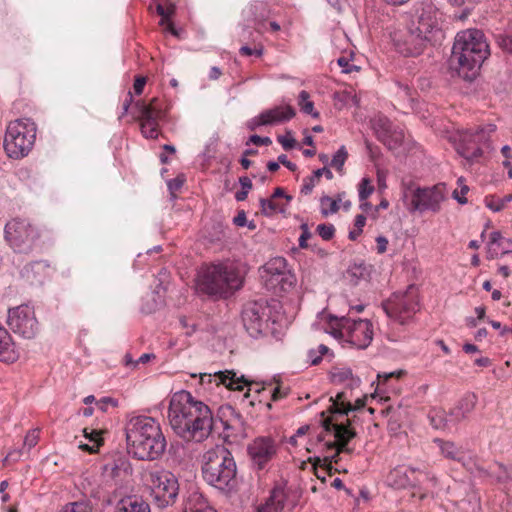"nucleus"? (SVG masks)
<instances>
[{
	"label": "nucleus",
	"mask_w": 512,
	"mask_h": 512,
	"mask_svg": "<svg viewBox=\"0 0 512 512\" xmlns=\"http://www.w3.org/2000/svg\"><path fill=\"white\" fill-rule=\"evenodd\" d=\"M59 512H93L88 501H75L64 505Z\"/></svg>",
	"instance_id": "obj_40"
},
{
	"label": "nucleus",
	"mask_w": 512,
	"mask_h": 512,
	"mask_svg": "<svg viewBox=\"0 0 512 512\" xmlns=\"http://www.w3.org/2000/svg\"><path fill=\"white\" fill-rule=\"evenodd\" d=\"M260 206H261V212L265 216H272L273 214L279 212V213H285L286 209L284 206H280L277 202L274 201V198L260 199Z\"/></svg>",
	"instance_id": "obj_38"
},
{
	"label": "nucleus",
	"mask_w": 512,
	"mask_h": 512,
	"mask_svg": "<svg viewBox=\"0 0 512 512\" xmlns=\"http://www.w3.org/2000/svg\"><path fill=\"white\" fill-rule=\"evenodd\" d=\"M109 404L116 407L118 405V401L112 397H103L99 402H97V405L102 412H106Z\"/></svg>",
	"instance_id": "obj_59"
},
{
	"label": "nucleus",
	"mask_w": 512,
	"mask_h": 512,
	"mask_svg": "<svg viewBox=\"0 0 512 512\" xmlns=\"http://www.w3.org/2000/svg\"><path fill=\"white\" fill-rule=\"evenodd\" d=\"M200 381L202 384L211 383L214 381L217 386L224 385L230 390H242L244 386H248V391L251 390L253 382L248 381L243 375L240 377L233 370L217 371L211 373H201Z\"/></svg>",
	"instance_id": "obj_19"
},
{
	"label": "nucleus",
	"mask_w": 512,
	"mask_h": 512,
	"mask_svg": "<svg viewBox=\"0 0 512 512\" xmlns=\"http://www.w3.org/2000/svg\"><path fill=\"white\" fill-rule=\"evenodd\" d=\"M201 471L205 482L221 491L230 492L237 485V465L224 445H216L203 454Z\"/></svg>",
	"instance_id": "obj_5"
},
{
	"label": "nucleus",
	"mask_w": 512,
	"mask_h": 512,
	"mask_svg": "<svg viewBox=\"0 0 512 512\" xmlns=\"http://www.w3.org/2000/svg\"><path fill=\"white\" fill-rule=\"evenodd\" d=\"M331 380L333 383L342 384L349 381L347 384L350 388L358 387L360 385V379L354 377L350 368H335L331 372Z\"/></svg>",
	"instance_id": "obj_34"
},
{
	"label": "nucleus",
	"mask_w": 512,
	"mask_h": 512,
	"mask_svg": "<svg viewBox=\"0 0 512 512\" xmlns=\"http://www.w3.org/2000/svg\"><path fill=\"white\" fill-rule=\"evenodd\" d=\"M321 204L324 205L325 203H329L330 205V208L329 210L328 209H325V208H322L321 212L324 216H327L329 213H336L338 210H339V205L337 203L336 200H333L331 197L329 196H323L321 199Z\"/></svg>",
	"instance_id": "obj_52"
},
{
	"label": "nucleus",
	"mask_w": 512,
	"mask_h": 512,
	"mask_svg": "<svg viewBox=\"0 0 512 512\" xmlns=\"http://www.w3.org/2000/svg\"><path fill=\"white\" fill-rule=\"evenodd\" d=\"M288 499V493L283 485H276L265 503L258 507L264 512H282Z\"/></svg>",
	"instance_id": "obj_23"
},
{
	"label": "nucleus",
	"mask_w": 512,
	"mask_h": 512,
	"mask_svg": "<svg viewBox=\"0 0 512 512\" xmlns=\"http://www.w3.org/2000/svg\"><path fill=\"white\" fill-rule=\"evenodd\" d=\"M371 270L372 266L367 265L364 261L354 262L347 268L344 277L349 281L350 284L358 285L361 281L369 280Z\"/></svg>",
	"instance_id": "obj_30"
},
{
	"label": "nucleus",
	"mask_w": 512,
	"mask_h": 512,
	"mask_svg": "<svg viewBox=\"0 0 512 512\" xmlns=\"http://www.w3.org/2000/svg\"><path fill=\"white\" fill-rule=\"evenodd\" d=\"M242 322L248 334L257 338L264 332L271 317V306L266 299L247 302L242 309Z\"/></svg>",
	"instance_id": "obj_14"
},
{
	"label": "nucleus",
	"mask_w": 512,
	"mask_h": 512,
	"mask_svg": "<svg viewBox=\"0 0 512 512\" xmlns=\"http://www.w3.org/2000/svg\"><path fill=\"white\" fill-rule=\"evenodd\" d=\"M325 176L328 180L333 179V173L332 171L327 168H319L315 171H313L311 176H308L303 179V185L301 187V193L304 195H309L312 191L315 185L320 181L321 176Z\"/></svg>",
	"instance_id": "obj_32"
},
{
	"label": "nucleus",
	"mask_w": 512,
	"mask_h": 512,
	"mask_svg": "<svg viewBox=\"0 0 512 512\" xmlns=\"http://www.w3.org/2000/svg\"><path fill=\"white\" fill-rule=\"evenodd\" d=\"M434 442L438 445L441 454L450 460L461 461L464 458L463 452L454 442L436 438Z\"/></svg>",
	"instance_id": "obj_33"
},
{
	"label": "nucleus",
	"mask_w": 512,
	"mask_h": 512,
	"mask_svg": "<svg viewBox=\"0 0 512 512\" xmlns=\"http://www.w3.org/2000/svg\"><path fill=\"white\" fill-rule=\"evenodd\" d=\"M125 436L127 451L137 460H157L166 450L167 442L161 426L150 416H130L125 424Z\"/></svg>",
	"instance_id": "obj_2"
},
{
	"label": "nucleus",
	"mask_w": 512,
	"mask_h": 512,
	"mask_svg": "<svg viewBox=\"0 0 512 512\" xmlns=\"http://www.w3.org/2000/svg\"><path fill=\"white\" fill-rule=\"evenodd\" d=\"M389 486L395 489H405L412 487L411 483V466H397L390 470L386 477Z\"/></svg>",
	"instance_id": "obj_25"
},
{
	"label": "nucleus",
	"mask_w": 512,
	"mask_h": 512,
	"mask_svg": "<svg viewBox=\"0 0 512 512\" xmlns=\"http://www.w3.org/2000/svg\"><path fill=\"white\" fill-rule=\"evenodd\" d=\"M145 84H146L145 77H141V76L136 77L134 84H133V89H134L135 94H137V95L142 94Z\"/></svg>",
	"instance_id": "obj_61"
},
{
	"label": "nucleus",
	"mask_w": 512,
	"mask_h": 512,
	"mask_svg": "<svg viewBox=\"0 0 512 512\" xmlns=\"http://www.w3.org/2000/svg\"><path fill=\"white\" fill-rule=\"evenodd\" d=\"M18 358L16 345L10 333L0 324V360L14 362Z\"/></svg>",
	"instance_id": "obj_28"
},
{
	"label": "nucleus",
	"mask_w": 512,
	"mask_h": 512,
	"mask_svg": "<svg viewBox=\"0 0 512 512\" xmlns=\"http://www.w3.org/2000/svg\"><path fill=\"white\" fill-rule=\"evenodd\" d=\"M243 278L232 266L216 264L205 267L198 280L201 292L210 296L228 297L240 289Z\"/></svg>",
	"instance_id": "obj_6"
},
{
	"label": "nucleus",
	"mask_w": 512,
	"mask_h": 512,
	"mask_svg": "<svg viewBox=\"0 0 512 512\" xmlns=\"http://www.w3.org/2000/svg\"><path fill=\"white\" fill-rule=\"evenodd\" d=\"M504 238L500 231H493L490 233L489 241L487 244H497V246H502Z\"/></svg>",
	"instance_id": "obj_62"
},
{
	"label": "nucleus",
	"mask_w": 512,
	"mask_h": 512,
	"mask_svg": "<svg viewBox=\"0 0 512 512\" xmlns=\"http://www.w3.org/2000/svg\"><path fill=\"white\" fill-rule=\"evenodd\" d=\"M299 101L298 105L300 106V110L305 113L311 115L313 118L319 117V112L315 111L314 103L309 99L310 95L307 91L302 90L299 93Z\"/></svg>",
	"instance_id": "obj_37"
},
{
	"label": "nucleus",
	"mask_w": 512,
	"mask_h": 512,
	"mask_svg": "<svg viewBox=\"0 0 512 512\" xmlns=\"http://www.w3.org/2000/svg\"><path fill=\"white\" fill-rule=\"evenodd\" d=\"M250 143H253L254 145H265V146H268L272 143V140L269 138V137H262V136H259V135H251L249 137V140L246 142L247 145H249Z\"/></svg>",
	"instance_id": "obj_58"
},
{
	"label": "nucleus",
	"mask_w": 512,
	"mask_h": 512,
	"mask_svg": "<svg viewBox=\"0 0 512 512\" xmlns=\"http://www.w3.org/2000/svg\"><path fill=\"white\" fill-rule=\"evenodd\" d=\"M463 182H464V179L462 177H460L458 179V184L460 186L461 196L459 195L458 190H455L453 192V198L456 199L458 201V203H460V204L467 203V199L464 197V195L467 194L469 191V187L467 185H465Z\"/></svg>",
	"instance_id": "obj_51"
},
{
	"label": "nucleus",
	"mask_w": 512,
	"mask_h": 512,
	"mask_svg": "<svg viewBox=\"0 0 512 512\" xmlns=\"http://www.w3.org/2000/svg\"><path fill=\"white\" fill-rule=\"evenodd\" d=\"M150 495L158 508H167L176 503L179 495L177 477L165 469L149 472Z\"/></svg>",
	"instance_id": "obj_8"
},
{
	"label": "nucleus",
	"mask_w": 512,
	"mask_h": 512,
	"mask_svg": "<svg viewBox=\"0 0 512 512\" xmlns=\"http://www.w3.org/2000/svg\"><path fill=\"white\" fill-rule=\"evenodd\" d=\"M478 403V397L473 392L465 393L449 411L450 422L456 425L470 416Z\"/></svg>",
	"instance_id": "obj_21"
},
{
	"label": "nucleus",
	"mask_w": 512,
	"mask_h": 512,
	"mask_svg": "<svg viewBox=\"0 0 512 512\" xmlns=\"http://www.w3.org/2000/svg\"><path fill=\"white\" fill-rule=\"evenodd\" d=\"M277 140L286 151L293 149L296 145V140L292 137L290 131H288L285 135L278 136Z\"/></svg>",
	"instance_id": "obj_50"
},
{
	"label": "nucleus",
	"mask_w": 512,
	"mask_h": 512,
	"mask_svg": "<svg viewBox=\"0 0 512 512\" xmlns=\"http://www.w3.org/2000/svg\"><path fill=\"white\" fill-rule=\"evenodd\" d=\"M495 38L502 50L512 54V34H498Z\"/></svg>",
	"instance_id": "obj_47"
},
{
	"label": "nucleus",
	"mask_w": 512,
	"mask_h": 512,
	"mask_svg": "<svg viewBox=\"0 0 512 512\" xmlns=\"http://www.w3.org/2000/svg\"><path fill=\"white\" fill-rule=\"evenodd\" d=\"M359 200L365 201L373 192L374 186L371 184V180L369 178H362L359 184Z\"/></svg>",
	"instance_id": "obj_44"
},
{
	"label": "nucleus",
	"mask_w": 512,
	"mask_h": 512,
	"mask_svg": "<svg viewBox=\"0 0 512 512\" xmlns=\"http://www.w3.org/2000/svg\"><path fill=\"white\" fill-rule=\"evenodd\" d=\"M265 271L272 276H282L286 273L287 262L283 257H276L264 265Z\"/></svg>",
	"instance_id": "obj_36"
},
{
	"label": "nucleus",
	"mask_w": 512,
	"mask_h": 512,
	"mask_svg": "<svg viewBox=\"0 0 512 512\" xmlns=\"http://www.w3.org/2000/svg\"><path fill=\"white\" fill-rule=\"evenodd\" d=\"M338 326L339 334L358 349H366L373 340V325L367 319L342 317Z\"/></svg>",
	"instance_id": "obj_15"
},
{
	"label": "nucleus",
	"mask_w": 512,
	"mask_h": 512,
	"mask_svg": "<svg viewBox=\"0 0 512 512\" xmlns=\"http://www.w3.org/2000/svg\"><path fill=\"white\" fill-rule=\"evenodd\" d=\"M405 374L404 370H397L393 372H382L377 374L378 386L385 384L391 378L399 379Z\"/></svg>",
	"instance_id": "obj_48"
},
{
	"label": "nucleus",
	"mask_w": 512,
	"mask_h": 512,
	"mask_svg": "<svg viewBox=\"0 0 512 512\" xmlns=\"http://www.w3.org/2000/svg\"><path fill=\"white\" fill-rule=\"evenodd\" d=\"M173 431L185 440L202 441L213 429V415L208 405L186 390L173 394L168 410Z\"/></svg>",
	"instance_id": "obj_1"
},
{
	"label": "nucleus",
	"mask_w": 512,
	"mask_h": 512,
	"mask_svg": "<svg viewBox=\"0 0 512 512\" xmlns=\"http://www.w3.org/2000/svg\"><path fill=\"white\" fill-rule=\"evenodd\" d=\"M495 131L494 124L463 131L456 147L457 152L470 163L478 160L483 155L481 145L487 143Z\"/></svg>",
	"instance_id": "obj_10"
},
{
	"label": "nucleus",
	"mask_w": 512,
	"mask_h": 512,
	"mask_svg": "<svg viewBox=\"0 0 512 512\" xmlns=\"http://www.w3.org/2000/svg\"><path fill=\"white\" fill-rule=\"evenodd\" d=\"M37 127L30 118L11 121L5 132L3 146L10 158L20 159L28 155L34 146Z\"/></svg>",
	"instance_id": "obj_7"
},
{
	"label": "nucleus",
	"mask_w": 512,
	"mask_h": 512,
	"mask_svg": "<svg viewBox=\"0 0 512 512\" xmlns=\"http://www.w3.org/2000/svg\"><path fill=\"white\" fill-rule=\"evenodd\" d=\"M183 506L185 512H204L208 509H214L208 504L203 494L196 489L187 492L184 496Z\"/></svg>",
	"instance_id": "obj_29"
},
{
	"label": "nucleus",
	"mask_w": 512,
	"mask_h": 512,
	"mask_svg": "<svg viewBox=\"0 0 512 512\" xmlns=\"http://www.w3.org/2000/svg\"><path fill=\"white\" fill-rule=\"evenodd\" d=\"M365 147H366L368 154L372 160H375L381 154L380 148L378 146L373 145L368 140H365Z\"/></svg>",
	"instance_id": "obj_60"
},
{
	"label": "nucleus",
	"mask_w": 512,
	"mask_h": 512,
	"mask_svg": "<svg viewBox=\"0 0 512 512\" xmlns=\"http://www.w3.org/2000/svg\"><path fill=\"white\" fill-rule=\"evenodd\" d=\"M156 11L158 15L162 17L161 23H163L164 20L168 19L175 11L174 5H169L167 8H165L162 4H157Z\"/></svg>",
	"instance_id": "obj_56"
},
{
	"label": "nucleus",
	"mask_w": 512,
	"mask_h": 512,
	"mask_svg": "<svg viewBox=\"0 0 512 512\" xmlns=\"http://www.w3.org/2000/svg\"><path fill=\"white\" fill-rule=\"evenodd\" d=\"M39 237L38 228L27 219L13 218L4 228V238L16 253H30Z\"/></svg>",
	"instance_id": "obj_9"
},
{
	"label": "nucleus",
	"mask_w": 512,
	"mask_h": 512,
	"mask_svg": "<svg viewBox=\"0 0 512 512\" xmlns=\"http://www.w3.org/2000/svg\"><path fill=\"white\" fill-rule=\"evenodd\" d=\"M511 201H512V194L506 195L503 198H495L493 196H490V197H486V199H485L486 206L494 212H499V211L503 210L504 207L506 206V204Z\"/></svg>",
	"instance_id": "obj_39"
},
{
	"label": "nucleus",
	"mask_w": 512,
	"mask_h": 512,
	"mask_svg": "<svg viewBox=\"0 0 512 512\" xmlns=\"http://www.w3.org/2000/svg\"><path fill=\"white\" fill-rule=\"evenodd\" d=\"M239 53L242 56L255 55L256 57H261L263 55V47L260 46L259 48H251V47L245 45L239 49Z\"/></svg>",
	"instance_id": "obj_57"
},
{
	"label": "nucleus",
	"mask_w": 512,
	"mask_h": 512,
	"mask_svg": "<svg viewBox=\"0 0 512 512\" xmlns=\"http://www.w3.org/2000/svg\"><path fill=\"white\" fill-rule=\"evenodd\" d=\"M264 117L268 119V125L282 123L292 119L296 112L291 105L276 106L271 109L263 111Z\"/></svg>",
	"instance_id": "obj_31"
},
{
	"label": "nucleus",
	"mask_w": 512,
	"mask_h": 512,
	"mask_svg": "<svg viewBox=\"0 0 512 512\" xmlns=\"http://www.w3.org/2000/svg\"><path fill=\"white\" fill-rule=\"evenodd\" d=\"M377 139L389 150L398 149L404 140V132L401 129L393 128L387 119H380L375 128Z\"/></svg>",
	"instance_id": "obj_20"
},
{
	"label": "nucleus",
	"mask_w": 512,
	"mask_h": 512,
	"mask_svg": "<svg viewBox=\"0 0 512 512\" xmlns=\"http://www.w3.org/2000/svg\"><path fill=\"white\" fill-rule=\"evenodd\" d=\"M411 483L413 488H420L428 491L438 485V478L435 473L427 468L411 466Z\"/></svg>",
	"instance_id": "obj_22"
},
{
	"label": "nucleus",
	"mask_w": 512,
	"mask_h": 512,
	"mask_svg": "<svg viewBox=\"0 0 512 512\" xmlns=\"http://www.w3.org/2000/svg\"><path fill=\"white\" fill-rule=\"evenodd\" d=\"M7 325L15 334L24 339H33L40 331L35 310L27 304H21L8 310Z\"/></svg>",
	"instance_id": "obj_13"
},
{
	"label": "nucleus",
	"mask_w": 512,
	"mask_h": 512,
	"mask_svg": "<svg viewBox=\"0 0 512 512\" xmlns=\"http://www.w3.org/2000/svg\"><path fill=\"white\" fill-rule=\"evenodd\" d=\"M84 437L89 440V442L93 443L96 448H99L103 445L102 431L96 429L84 428L83 430Z\"/></svg>",
	"instance_id": "obj_42"
},
{
	"label": "nucleus",
	"mask_w": 512,
	"mask_h": 512,
	"mask_svg": "<svg viewBox=\"0 0 512 512\" xmlns=\"http://www.w3.org/2000/svg\"><path fill=\"white\" fill-rule=\"evenodd\" d=\"M316 231L323 240L329 241L334 237L335 227L332 224L323 223L317 226Z\"/></svg>",
	"instance_id": "obj_45"
},
{
	"label": "nucleus",
	"mask_w": 512,
	"mask_h": 512,
	"mask_svg": "<svg viewBox=\"0 0 512 512\" xmlns=\"http://www.w3.org/2000/svg\"><path fill=\"white\" fill-rule=\"evenodd\" d=\"M365 404H366L365 398H358L354 405H352L351 403H348V404H346V407L344 410H337V411L340 412V415H348V413L351 411H356V410L362 409L365 406Z\"/></svg>",
	"instance_id": "obj_54"
},
{
	"label": "nucleus",
	"mask_w": 512,
	"mask_h": 512,
	"mask_svg": "<svg viewBox=\"0 0 512 512\" xmlns=\"http://www.w3.org/2000/svg\"><path fill=\"white\" fill-rule=\"evenodd\" d=\"M157 103V98H153L149 104H145L141 100L135 103V108L139 113L141 133L145 138L155 139L158 137V121L162 117L163 111Z\"/></svg>",
	"instance_id": "obj_17"
},
{
	"label": "nucleus",
	"mask_w": 512,
	"mask_h": 512,
	"mask_svg": "<svg viewBox=\"0 0 512 512\" xmlns=\"http://www.w3.org/2000/svg\"><path fill=\"white\" fill-rule=\"evenodd\" d=\"M428 418L430 420V424L435 429H449L452 424L450 422L449 412L446 413L444 410H432Z\"/></svg>",
	"instance_id": "obj_35"
},
{
	"label": "nucleus",
	"mask_w": 512,
	"mask_h": 512,
	"mask_svg": "<svg viewBox=\"0 0 512 512\" xmlns=\"http://www.w3.org/2000/svg\"><path fill=\"white\" fill-rule=\"evenodd\" d=\"M322 425L326 432H333L335 437V442H325V450H336L333 456H324L323 461L325 465H330L333 461L337 463L339 454L342 452L352 453L353 449L349 448L347 445L357 434L356 431L350 427L349 420H347L346 423H334L333 418L328 417L323 421Z\"/></svg>",
	"instance_id": "obj_12"
},
{
	"label": "nucleus",
	"mask_w": 512,
	"mask_h": 512,
	"mask_svg": "<svg viewBox=\"0 0 512 512\" xmlns=\"http://www.w3.org/2000/svg\"><path fill=\"white\" fill-rule=\"evenodd\" d=\"M348 158V152L346 147L342 145L337 152L333 155L332 160L330 162V166L335 168L338 172L343 170V166Z\"/></svg>",
	"instance_id": "obj_41"
},
{
	"label": "nucleus",
	"mask_w": 512,
	"mask_h": 512,
	"mask_svg": "<svg viewBox=\"0 0 512 512\" xmlns=\"http://www.w3.org/2000/svg\"><path fill=\"white\" fill-rule=\"evenodd\" d=\"M510 249H504L502 246H497V244H487L486 247V258L488 260L496 259L502 255L510 253Z\"/></svg>",
	"instance_id": "obj_43"
},
{
	"label": "nucleus",
	"mask_w": 512,
	"mask_h": 512,
	"mask_svg": "<svg viewBox=\"0 0 512 512\" xmlns=\"http://www.w3.org/2000/svg\"><path fill=\"white\" fill-rule=\"evenodd\" d=\"M438 31L437 19L432 8L422 9L405 30L394 32L392 40L396 50L405 57L421 55Z\"/></svg>",
	"instance_id": "obj_4"
},
{
	"label": "nucleus",
	"mask_w": 512,
	"mask_h": 512,
	"mask_svg": "<svg viewBox=\"0 0 512 512\" xmlns=\"http://www.w3.org/2000/svg\"><path fill=\"white\" fill-rule=\"evenodd\" d=\"M248 13L254 23L255 31L264 33L266 31V21L270 13L267 4L262 1H254L250 4Z\"/></svg>",
	"instance_id": "obj_24"
},
{
	"label": "nucleus",
	"mask_w": 512,
	"mask_h": 512,
	"mask_svg": "<svg viewBox=\"0 0 512 512\" xmlns=\"http://www.w3.org/2000/svg\"><path fill=\"white\" fill-rule=\"evenodd\" d=\"M444 200L443 188L433 186L431 188H417L411 194L410 211L438 212L440 204Z\"/></svg>",
	"instance_id": "obj_18"
},
{
	"label": "nucleus",
	"mask_w": 512,
	"mask_h": 512,
	"mask_svg": "<svg viewBox=\"0 0 512 512\" xmlns=\"http://www.w3.org/2000/svg\"><path fill=\"white\" fill-rule=\"evenodd\" d=\"M386 315L401 324L419 310V301L416 288L410 285L405 292L394 293L387 301L382 303Z\"/></svg>",
	"instance_id": "obj_11"
},
{
	"label": "nucleus",
	"mask_w": 512,
	"mask_h": 512,
	"mask_svg": "<svg viewBox=\"0 0 512 512\" xmlns=\"http://www.w3.org/2000/svg\"><path fill=\"white\" fill-rule=\"evenodd\" d=\"M39 440V430L33 429L30 430L25 438H24V447L27 448V450H31L34 446L37 445Z\"/></svg>",
	"instance_id": "obj_49"
},
{
	"label": "nucleus",
	"mask_w": 512,
	"mask_h": 512,
	"mask_svg": "<svg viewBox=\"0 0 512 512\" xmlns=\"http://www.w3.org/2000/svg\"><path fill=\"white\" fill-rule=\"evenodd\" d=\"M246 450L252 470L260 472L268 469L277 455L278 446L272 437L258 436L248 443Z\"/></svg>",
	"instance_id": "obj_16"
},
{
	"label": "nucleus",
	"mask_w": 512,
	"mask_h": 512,
	"mask_svg": "<svg viewBox=\"0 0 512 512\" xmlns=\"http://www.w3.org/2000/svg\"><path fill=\"white\" fill-rule=\"evenodd\" d=\"M489 55V46L484 34L478 29H468L457 33L452 47L451 63H457L459 74L472 81Z\"/></svg>",
	"instance_id": "obj_3"
},
{
	"label": "nucleus",
	"mask_w": 512,
	"mask_h": 512,
	"mask_svg": "<svg viewBox=\"0 0 512 512\" xmlns=\"http://www.w3.org/2000/svg\"><path fill=\"white\" fill-rule=\"evenodd\" d=\"M350 403L349 401H346V396L344 392H339L335 399L333 400V404L331 405L330 411L332 414H339L337 410H344L346 407V404Z\"/></svg>",
	"instance_id": "obj_46"
},
{
	"label": "nucleus",
	"mask_w": 512,
	"mask_h": 512,
	"mask_svg": "<svg viewBox=\"0 0 512 512\" xmlns=\"http://www.w3.org/2000/svg\"><path fill=\"white\" fill-rule=\"evenodd\" d=\"M337 63L342 68L343 73H351L360 69L358 66L351 64L346 57L338 58Z\"/></svg>",
	"instance_id": "obj_55"
},
{
	"label": "nucleus",
	"mask_w": 512,
	"mask_h": 512,
	"mask_svg": "<svg viewBox=\"0 0 512 512\" xmlns=\"http://www.w3.org/2000/svg\"><path fill=\"white\" fill-rule=\"evenodd\" d=\"M278 161L280 164L284 165L287 169H289L292 172H295L297 170V166L295 163L288 160L287 156L285 154H281L278 156Z\"/></svg>",
	"instance_id": "obj_63"
},
{
	"label": "nucleus",
	"mask_w": 512,
	"mask_h": 512,
	"mask_svg": "<svg viewBox=\"0 0 512 512\" xmlns=\"http://www.w3.org/2000/svg\"><path fill=\"white\" fill-rule=\"evenodd\" d=\"M376 243H377V252L379 254H383L384 252H386L387 250V245H388V240L386 237L384 236H378L376 238Z\"/></svg>",
	"instance_id": "obj_64"
},
{
	"label": "nucleus",
	"mask_w": 512,
	"mask_h": 512,
	"mask_svg": "<svg viewBox=\"0 0 512 512\" xmlns=\"http://www.w3.org/2000/svg\"><path fill=\"white\" fill-rule=\"evenodd\" d=\"M477 470L481 477L490 479L492 483L505 484L511 480L508 468L500 462H495L489 469L477 467Z\"/></svg>",
	"instance_id": "obj_27"
},
{
	"label": "nucleus",
	"mask_w": 512,
	"mask_h": 512,
	"mask_svg": "<svg viewBox=\"0 0 512 512\" xmlns=\"http://www.w3.org/2000/svg\"><path fill=\"white\" fill-rule=\"evenodd\" d=\"M268 123V119L264 117V113L262 112L259 116L254 117L247 122V128L253 131L257 129L259 126L268 125Z\"/></svg>",
	"instance_id": "obj_53"
},
{
	"label": "nucleus",
	"mask_w": 512,
	"mask_h": 512,
	"mask_svg": "<svg viewBox=\"0 0 512 512\" xmlns=\"http://www.w3.org/2000/svg\"><path fill=\"white\" fill-rule=\"evenodd\" d=\"M114 512H151L150 505L140 496L132 495L120 499Z\"/></svg>",
	"instance_id": "obj_26"
}]
</instances>
